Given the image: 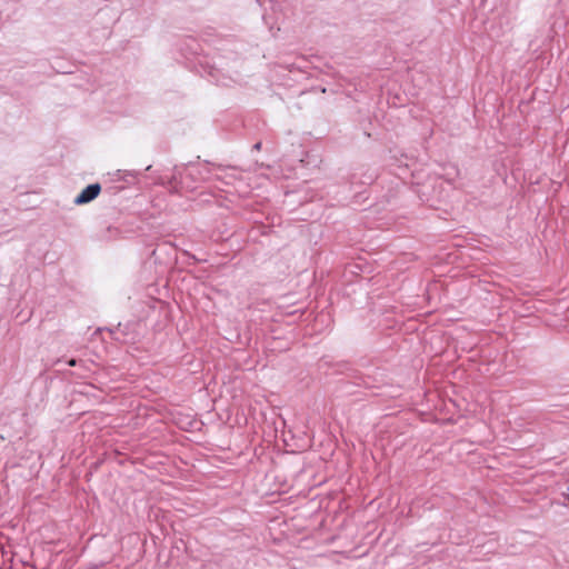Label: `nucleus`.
I'll return each mask as SVG.
<instances>
[{
    "mask_svg": "<svg viewBox=\"0 0 569 569\" xmlns=\"http://www.w3.org/2000/svg\"><path fill=\"white\" fill-rule=\"evenodd\" d=\"M101 191V187L99 183L89 184L86 187L80 194L74 199L77 204H84L96 199Z\"/></svg>",
    "mask_w": 569,
    "mask_h": 569,
    "instance_id": "nucleus-1",
    "label": "nucleus"
},
{
    "mask_svg": "<svg viewBox=\"0 0 569 569\" xmlns=\"http://www.w3.org/2000/svg\"><path fill=\"white\" fill-rule=\"evenodd\" d=\"M260 147H261V143H260V142H258V143H256V144H254V148H256L257 150H259V149H260Z\"/></svg>",
    "mask_w": 569,
    "mask_h": 569,
    "instance_id": "nucleus-2",
    "label": "nucleus"
},
{
    "mask_svg": "<svg viewBox=\"0 0 569 569\" xmlns=\"http://www.w3.org/2000/svg\"><path fill=\"white\" fill-rule=\"evenodd\" d=\"M69 365H70V366H76V360H74V359L70 360V361H69Z\"/></svg>",
    "mask_w": 569,
    "mask_h": 569,
    "instance_id": "nucleus-3",
    "label": "nucleus"
}]
</instances>
